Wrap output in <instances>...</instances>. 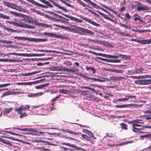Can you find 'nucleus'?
I'll return each instance as SVG.
<instances>
[{"mask_svg":"<svg viewBox=\"0 0 151 151\" xmlns=\"http://www.w3.org/2000/svg\"><path fill=\"white\" fill-rule=\"evenodd\" d=\"M10 13L16 16H19V17H22V15L18 13L15 12H14L13 11H10Z\"/></svg>","mask_w":151,"mask_h":151,"instance_id":"72a5a7b5","label":"nucleus"},{"mask_svg":"<svg viewBox=\"0 0 151 151\" xmlns=\"http://www.w3.org/2000/svg\"><path fill=\"white\" fill-rule=\"evenodd\" d=\"M53 25L56 26L58 27H60L62 29H69V27H65L63 26H60L59 25L55 24H54Z\"/></svg>","mask_w":151,"mask_h":151,"instance_id":"37998d69","label":"nucleus"},{"mask_svg":"<svg viewBox=\"0 0 151 151\" xmlns=\"http://www.w3.org/2000/svg\"><path fill=\"white\" fill-rule=\"evenodd\" d=\"M41 71H35L34 72H32L31 73H22V75L23 76H30L31 75H32L34 74H36L37 73H38L40 72Z\"/></svg>","mask_w":151,"mask_h":151,"instance_id":"412c9836","label":"nucleus"},{"mask_svg":"<svg viewBox=\"0 0 151 151\" xmlns=\"http://www.w3.org/2000/svg\"><path fill=\"white\" fill-rule=\"evenodd\" d=\"M77 2L80 5H82L83 6L85 7L86 6V4L82 1L81 0H76Z\"/></svg>","mask_w":151,"mask_h":151,"instance_id":"de8ad7c7","label":"nucleus"},{"mask_svg":"<svg viewBox=\"0 0 151 151\" xmlns=\"http://www.w3.org/2000/svg\"><path fill=\"white\" fill-rule=\"evenodd\" d=\"M82 131L83 132L88 134L90 136L92 135L93 133L90 131L86 129H83Z\"/></svg>","mask_w":151,"mask_h":151,"instance_id":"7c9ffc66","label":"nucleus"},{"mask_svg":"<svg viewBox=\"0 0 151 151\" xmlns=\"http://www.w3.org/2000/svg\"><path fill=\"white\" fill-rule=\"evenodd\" d=\"M121 128L122 129L127 130L128 129V125L127 124L124 123L120 124Z\"/></svg>","mask_w":151,"mask_h":151,"instance_id":"393cba45","label":"nucleus"},{"mask_svg":"<svg viewBox=\"0 0 151 151\" xmlns=\"http://www.w3.org/2000/svg\"><path fill=\"white\" fill-rule=\"evenodd\" d=\"M0 142L4 144L8 145L10 147L12 148L15 147V146L12 144L11 142L9 140H6L4 139L0 138Z\"/></svg>","mask_w":151,"mask_h":151,"instance_id":"9d476101","label":"nucleus"},{"mask_svg":"<svg viewBox=\"0 0 151 151\" xmlns=\"http://www.w3.org/2000/svg\"><path fill=\"white\" fill-rule=\"evenodd\" d=\"M149 136V134H146L145 135H142L140 136V137L142 139H143L144 138H147Z\"/></svg>","mask_w":151,"mask_h":151,"instance_id":"338daca9","label":"nucleus"},{"mask_svg":"<svg viewBox=\"0 0 151 151\" xmlns=\"http://www.w3.org/2000/svg\"><path fill=\"white\" fill-rule=\"evenodd\" d=\"M87 71L88 72V73L90 74H94L95 73L96 70L95 68H92L91 67L86 68Z\"/></svg>","mask_w":151,"mask_h":151,"instance_id":"aec40b11","label":"nucleus"},{"mask_svg":"<svg viewBox=\"0 0 151 151\" xmlns=\"http://www.w3.org/2000/svg\"><path fill=\"white\" fill-rule=\"evenodd\" d=\"M126 101H127V99L126 97H125V98H120L118 99H116L115 100V101H114V102L115 103H116L117 102H124Z\"/></svg>","mask_w":151,"mask_h":151,"instance_id":"cd10ccee","label":"nucleus"},{"mask_svg":"<svg viewBox=\"0 0 151 151\" xmlns=\"http://www.w3.org/2000/svg\"><path fill=\"white\" fill-rule=\"evenodd\" d=\"M6 22L8 23H9L13 25H14L15 26L20 27L28 28L29 29L34 28L33 26L30 25H28L20 21H17L14 22L9 21H7Z\"/></svg>","mask_w":151,"mask_h":151,"instance_id":"f257e3e1","label":"nucleus"},{"mask_svg":"<svg viewBox=\"0 0 151 151\" xmlns=\"http://www.w3.org/2000/svg\"><path fill=\"white\" fill-rule=\"evenodd\" d=\"M128 29L129 30H131L133 32H139L140 34L145 32H150V29L141 30L139 29H137V27H136L134 26L132 27L130 26H129V27Z\"/></svg>","mask_w":151,"mask_h":151,"instance_id":"39448f33","label":"nucleus"},{"mask_svg":"<svg viewBox=\"0 0 151 151\" xmlns=\"http://www.w3.org/2000/svg\"><path fill=\"white\" fill-rule=\"evenodd\" d=\"M12 109H13L12 108L4 109L3 111V113L4 114H8L12 111Z\"/></svg>","mask_w":151,"mask_h":151,"instance_id":"bb28decb","label":"nucleus"},{"mask_svg":"<svg viewBox=\"0 0 151 151\" xmlns=\"http://www.w3.org/2000/svg\"><path fill=\"white\" fill-rule=\"evenodd\" d=\"M82 19L85 21L86 22H88L89 23L93 25L94 26H96V27H99L100 25L99 24L96 23L94 22L91 21V19H88L86 17H81Z\"/></svg>","mask_w":151,"mask_h":151,"instance_id":"1a4fd4ad","label":"nucleus"},{"mask_svg":"<svg viewBox=\"0 0 151 151\" xmlns=\"http://www.w3.org/2000/svg\"><path fill=\"white\" fill-rule=\"evenodd\" d=\"M26 0L28 1V2L32 3V4H33L34 5L36 6H40V7H41L43 8H46V9L48 7V6H47L40 4L37 2L35 1H34L33 0Z\"/></svg>","mask_w":151,"mask_h":151,"instance_id":"0eeeda50","label":"nucleus"},{"mask_svg":"<svg viewBox=\"0 0 151 151\" xmlns=\"http://www.w3.org/2000/svg\"><path fill=\"white\" fill-rule=\"evenodd\" d=\"M126 97L127 99V101L129 99H135L136 98V96H126Z\"/></svg>","mask_w":151,"mask_h":151,"instance_id":"603ef678","label":"nucleus"},{"mask_svg":"<svg viewBox=\"0 0 151 151\" xmlns=\"http://www.w3.org/2000/svg\"><path fill=\"white\" fill-rule=\"evenodd\" d=\"M109 79L106 78L101 77L100 78H98V81L100 82H104L107 81Z\"/></svg>","mask_w":151,"mask_h":151,"instance_id":"f704fd0d","label":"nucleus"},{"mask_svg":"<svg viewBox=\"0 0 151 151\" xmlns=\"http://www.w3.org/2000/svg\"><path fill=\"white\" fill-rule=\"evenodd\" d=\"M77 29L82 32L90 34H93L94 33L92 31L88 29H85L80 27H77Z\"/></svg>","mask_w":151,"mask_h":151,"instance_id":"f3484780","label":"nucleus"},{"mask_svg":"<svg viewBox=\"0 0 151 151\" xmlns=\"http://www.w3.org/2000/svg\"><path fill=\"white\" fill-rule=\"evenodd\" d=\"M22 55L23 56L27 57H36V56H43L45 55L44 54H27L23 53L22 54Z\"/></svg>","mask_w":151,"mask_h":151,"instance_id":"f8f14e48","label":"nucleus"},{"mask_svg":"<svg viewBox=\"0 0 151 151\" xmlns=\"http://www.w3.org/2000/svg\"><path fill=\"white\" fill-rule=\"evenodd\" d=\"M135 69L136 73H140V72H142L143 70L142 68H140L138 69L137 68H135Z\"/></svg>","mask_w":151,"mask_h":151,"instance_id":"8fccbe9b","label":"nucleus"},{"mask_svg":"<svg viewBox=\"0 0 151 151\" xmlns=\"http://www.w3.org/2000/svg\"><path fill=\"white\" fill-rule=\"evenodd\" d=\"M120 57L126 60H129L130 58V57L129 56L126 55H123L122 54H120Z\"/></svg>","mask_w":151,"mask_h":151,"instance_id":"c85d7f7f","label":"nucleus"},{"mask_svg":"<svg viewBox=\"0 0 151 151\" xmlns=\"http://www.w3.org/2000/svg\"><path fill=\"white\" fill-rule=\"evenodd\" d=\"M10 85V83L0 84V88L5 87L7 86H9Z\"/></svg>","mask_w":151,"mask_h":151,"instance_id":"bf43d9fd","label":"nucleus"},{"mask_svg":"<svg viewBox=\"0 0 151 151\" xmlns=\"http://www.w3.org/2000/svg\"><path fill=\"white\" fill-rule=\"evenodd\" d=\"M25 16L27 18V19L26 20L27 22L32 24L35 23L36 24H37V21L35 19H33L32 17H30L27 16Z\"/></svg>","mask_w":151,"mask_h":151,"instance_id":"2eb2a0df","label":"nucleus"},{"mask_svg":"<svg viewBox=\"0 0 151 151\" xmlns=\"http://www.w3.org/2000/svg\"><path fill=\"white\" fill-rule=\"evenodd\" d=\"M37 38H29L28 37H26V40H29L30 41H33V42H37Z\"/></svg>","mask_w":151,"mask_h":151,"instance_id":"a18cd8bd","label":"nucleus"},{"mask_svg":"<svg viewBox=\"0 0 151 151\" xmlns=\"http://www.w3.org/2000/svg\"><path fill=\"white\" fill-rule=\"evenodd\" d=\"M142 85H147V79L142 80Z\"/></svg>","mask_w":151,"mask_h":151,"instance_id":"69168bd1","label":"nucleus"},{"mask_svg":"<svg viewBox=\"0 0 151 151\" xmlns=\"http://www.w3.org/2000/svg\"><path fill=\"white\" fill-rule=\"evenodd\" d=\"M133 127H132V131L134 132H139V131H140V130L141 129H140V128L139 127H136V128L137 129H135Z\"/></svg>","mask_w":151,"mask_h":151,"instance_id":"3c124183","label":"nucleus"},{"mask_svg":"<svg viewBox=\"0 0 151 151\" xmlns=\"http://www.w3.org/2000/svg\"><path fill=\"white\" fill-rule=\"evenodd\" d=\"M146 128H150L151 129V126H149L147 125H145L143 126L142 127L140 128V129L141 130H140V131H139V133H145L147 132L145 131V129Z\"/></svg>","mask_w":151,"mask_h":151,"instance_id":"6ab92c4d","label":"nucleus"},{"mask_svg":"<svg viewBox=\"0 0 151 151\" xmlns=\"http://www.w3.org/2000/svg\"><path fill=\"white\" fill-rule=\"evenodd\" d=\"M52 3L55 6L57 7L58 9L61 10L62 11L64 12H68V11L66 9L59 5L55 1H53L52 2Z\"/></svg>","mask_w":151,"mask_h":151,"instance_id":"9b49d317","label":"nucleus"},{"mask_svg":"<svg viewBox=\"0 0 151 151\" xmlns=\"http://www.w3.org/2000/svg\"><path fill=\"white\" fill-rule=\"evenodd\" d=\"M125 20H128L132 18V17L129 14L127 13L125 14Z\"/></svg>","mask_w":151,"mask_h":151,"instance_id":"e433bc0d","label":"nucleus"},{"mask_svg":"<svg viewBox=\"0 0 151 151\" xmlns=\"http://www.w3.org/2000/svg\"><path fill=\"white\" fill-rule=\"evenodd\" d=\"M37 42H45L47 41V40L42 38H37Z\"/></svg>","mask_w":151,"mask_h":151,"instance_id":"09e8293b","label":"nucleus"},{"mask_svg":"<svg viewBox=\"0 0 151 151\" xmlns=\"http://www.w3.org/2000/svg\"><path fill=\"white\" fill-rule=\"evenodd\" d=\"M61 2H62L63 3L65 4L67 6H68V7H70L71 8H73V6H71L70 4H68L67 3L66 1H68L69 2L68 0H60Z\"/></svg>","mask_w":151,"mask_h":151,"instance_id":"58836bf2","label":"nucleus"},{"mask_svg":"<svg viewBox=\"0 0 151 151\" xmlns=\"http://www.w3.org/2000/svg\"><path fill=\"white\" fill-rule=\"evenodd\" d=\"M63 67H51L49 68V69L51 70L66 71L69 72H76V70L74 69H68L65 68H63Z\"/></svg>","mask_w":151,"mask_h":151,"instance_id":"7ed1b4c3","label":"nucleus"},{"mask_svg":"<svg viewBox=\"0 0 151 151\" xmlns=\"http://www.w3.org/2000/svg\"><path fill=\"white\" fill-rule=\"evenodd\" d=\"M123 71V70L115 69L114 73H122Z\"/></svg>","mask_w":151,"mask_h":151,"instance_id":"0e129e2a","label":"nucleus"},{"mask_svg":"<svg viewBox=\"0 0 151 151\" xmlns=\"http://www.w3.org/2000/svg\"><path fill=\"white\" fill-rule=\"evenodd\" d=\"M71 20L74 21L75 22H77L80 23H82L83 22L82 20L77 18L74 17H73V18Z\"/></svg>","mask_w":151,"mask_h":151,"instance_id":"c9c22d12","label":"nucleus"},{"mask_svg":"<svg viewBox=\"0 0 151 151\" xmlns=\"http://www.w3.org/2000/svg\"><path fill=\"white\" fill-rule=\"evenodd\" d=\"M145 117V119L146 120L151 119V116H147L146 115H145L143 116Z\"/></svg>","mask_w":151,"mask_h":151,"instance_id":"774afa93","label":"nucleus"},{"mask_svg":"<svg viewBox=\"0 0 151 151\" xmlns=\"http://www.w3.org/2000/svg\"><path fill=\"white\" fill-rule=\"evenodd\" d=\"M0 18L5 19H9L10 18L9 17L4 15L0 13Z\"/></svg>","mask_w":151,"mask_h":151,"instance_id":"a19ab883","label":"nucleus"},{"mask_svg":"<svg viewBox=\"0 0 151 151\" xmlns=\"http://www.w3.org/2000/svg\"><path fill=\"white\" fill-rule=\"evenodd\" d=\"M3 3L5 6H7L8 7L17 9V6L16 4L7 2L5 1H4Z\"/></svg>","mask_w":151,"mask_h":151,"instance_id":"6e6552de","label":"nucleus"},{"mask_svg":"<svg viewBox=\"0 0 151 151\" xmlns=\"http://www.w3.org/2000/svg\"><path fill=\"white\" fill-rule=\"evenodd\" d=\"M14 129H17L22 131L34 132H37V129L33 128H24L21 129L20 128L14 127Z\"/></svg>","mask_w":151,"mask_h":151,"instance_id":"4468645a","label":"nucleus"},{"mask_svg":"<svg viewBox=\"0 0 151 151\" xmlns=\"http://www.w3.org/2000/svg\"><path fill=\"white\" fill-rule=\"evenodd\" d=\"M61 2H62L63 3L65 4L67 6H68V7H70L71 8H73V6H71L70 4H68L67 3L66 1H68L69 2L68 0H60Z\"/></svg>","mask_w":151,"mask_h":151,"instance_id":"ea45409f","label":"nucleus"},{"mask_svg":"<svg viewBox=\"0 0 151 151\" xmlns=\"http://www.w3.org/2000/svg\"><path fill=\"white\" fill-rule=\"evenodd\" d=\"M123 78L122 77L120 76L119 77H115L114 79L111 78V79L115 81H120L122 79H123Z\"/></svg>","mask_w":151,"mask_h":151,"instance_id":"5fc2aeb1","label":"nucleus"},{"mask_svg":"<svg viewBox=\"0 0 151 151\" xmlns=\"http://www.w3.org/2000/svg\"><path fill=\"white\" fill-rule=\"evenodd\" d=\"M14 38L15 39H17L18 40H26V37H17L16 36L14 37Z\"/></svg>","mask_w":151,"mask_h":151,"instance_id":"49530a36","label":"nucleus"},{"mask_svg":"<svg viewBox=\"0 0 151 151\" xmlns=\"http://www.w3.org/2000/svg\"><path fill=\"white\" fill-rule=\"evenodd\" d=\"M120 56V54H117L115 55H111V58H117Z\"/></svg>","mask_w":151,"mask_h":151,"instance_id":"052dcab7","label":"nucleus"},{"mask_svg":"<svg viewBox=\"0 0 151 151\" xmlns=\"http://www.w3.org/2000/svg\"><path fill=\"white\" fill-rule=\"evenodd\" d=\"M96 60L98 61L99 62L108 65H110L107 63H118L120 62V60H113L112 59H108L98 57H96Z\"/></svg>","mask_w":151,"mask_h":151,"instance_id":"f03ea898","label":"nucleus"},{"mask_svg":"<svg viewBox=\"0 0 151 151\" xmlns=\"http://www.w3.org/2000/svg\"><path fill=\"white\" fill-rule=\"evenodd\" d=\"M132 126L133 127H134V128H134L135 129L137 130V129H137L136 128V127H140L142 126L141 124H138L136 123H134L132 124Z\"/></svg>","mask_w":151,"mask_h":151,"instance_id":"c03bdc74","label":"nucleus"},{"mask_svg":"<svg viewBox=\"0 0 151 151\" xmlns=\"http://www.w3.org/2000/svg\"><path fill=\"white\" fill-rule=\"evenodd\" d=\"M61 96L60 95H59L58 96H56L55 98H53L51 100V102H54L55 101L57 100Z\"/></svg>","mask_w":151,"mask_h":151,"instance_id":"864d4df0","label":"nucleus"},{"mask_svg":"<svg viewBox=\"0 0 151 151\" xmlns=\"http://www.w3.org/2000/svg\"><path fill=\"white\" fill-rule=\"evenodd\" d=\"M150 9L149 8L146 6L143 5L142 6H138L137 8V10L138 11L143 10H148Z\"/></svg>","mask_w":151,"mask_h":151,"instance_id":"a211bd4d","label":"nucleus"},{"mask_svg":"<svg viewBox=\"0 0 151 151\" xmlns=\"http://www.w3.org/2000/svg\"><path fill=\"white\" fill-rule=\"evenodd\" d=\"M40 93H31L30 94L28 95L27 96L29 97H32V98H34L36 97L37 96H39Z\"/></svg>","mask_w":151,"mask_h":151,"instance_id":"473e14b6","label":"nucleus"},{"mask_svg":"<svg viewBox=\"0 0 151 151\" xmlns=\"http://www.w3.org/2000/svg\"><path fill=\"white\" fill-rule=\"evenodd\" d=\"M38 82V81H35L32 82H25L24 83V84L26 85H30L33 84H35Z\"/></svg>","mask_w":151,"mask_h":151,"instance_id":"79ce46f5","label":"nucleus"},{"mask_svg":"<svg viewBox=\"0 0 151 151\" xmlns=\"http://www.w3.org/2000/svg\"><path fill=\"white\" fill-rule=\"evenodd\" d=\"M61 145H67L68 146H69L70 147H73L76 150H81V147H77L76 145H74L73 144H70L69 143H65L64 142H62L61 143Z\"/></svg>","mask_w":151,"mask_h":151,"instance_id":"dca6fc26","label":"nucleus"},{"mask_svg":"<svg viewBox=\"0 0 151 151\" xmlns=\"http://www.w3.org/2000/svg\"><path fill=\"white\" fill-rule=\"evenodd\" d=\"M6 132L8 133H9L11 134H12L13 135H17V136H21L20 135H19L18 134L15 133L14 132H12L11 131H7Z\"/></svg>","mask_w":151,"mask_h":151,"instance_id":"6e6d98bb","label":"nucleus"},{"mask_svg":"<svg viewBox=\"0 0 151 151\" xmlns=\"http://www.w3.org/2000/svg\"><path fill=\"white\" fill-rule=\"evenodd\" d=\"M36 25H38L40 26H41L42 27H45L46 25V24L45 23H37V24Z\"/></svg>","mask_w":151,"mask_h":151,"instance_id":"680f3d73","label":"nucleus"},{"mask_svg":"<svg viewBox=\"0 0 151 151\" xmlns=\"http://www.w3.org/2000/svg\"><path fill=\"white\" fill-rule=\"evenodd\" d=\"M134 21L136 22L137 20H139L141 22L142 24L145 23V22L142 20V18L141 17L138 16L137 17H135L134 18Z\"/></svg>","mask_w":151,"mask_h":151,"instance_id":"a878e982","label":"nucleus"},{"mask_svg":"<svg viewBox=\"0 0 151 151\" xmlns=\"http://www.w3.org/2000/svg\"><path fill=\"white\" fill-rule=\"evenodd\" d=\"M134 141H126L125 142H123L122 143V146L127 144L129 143H132Z\"/></svg>","mask_w":151,"mask_h":151,"instance_id":"13d9d810","label":"nucleus"},{"mask_svg":"<svg viewBox=\"0 0 151 151\" xmlns=\"http://www.w3.org/2000/svg\"><path fill=\"white\" fill-rule=\"evenodd\" d=\"M87 40L89 42H92L93 43H100V41H99L97 39H95V40H92L90 39H88Z\"/></svg>","mask_w":151,"mask_h":151,"instance_id":"b1692460","label":"nucleus"},{"mask_svg":"<svg viewBox=\"0 0 151 151\" xmlns=\"http://www.w3.org/2000/svg\"><path fill=\"white\" fill-rule=\"evenodd\" d=\"M119 25L120 26L122 27H124L125 28H126L128 29V27H129V25H126L125 24H123L122 23H119Z\"/></svg>","mask_w":151,"mask_h":151,"instance_id":"e2e57ef3","label":"nucleus"},{"mask_svg":"<svg viewBox=\"0 0 151 151\" xmlns=\"http://www.w3.org/2000/svg\"><path fill=\"white\" fill-rule=\"evenodd\" d=\"M128 106H135V107H138L139 105L137 104H124L122 105H116L115 106L116 108H124L126 107H128Z\"/></svg>","mask_w":151,"mask_h":151,"instance_id":"ddd939ff","label":"nucleus"},{"mask_svg":"<svg viewBox=\"0 0 151 151\" xmlns=\"http://www.w3.org/2000/svg\"><path fill=\"white\" fill-rule=\"evenodd\" d=\"M66 132L68 133L71 134H73L74 135H81V134L80 132H74L72 131H69L68 130H67L65 132Z\"/></svg>","mask_w":151,"mask_h":151,"instance_id":"c756f323","label":"nucleus"},{"mask_svg":"<svg viewBox=\"0 0 151 151\" xmlns=\"http://www.w3.org/2000/svg\"><path fill=\"white\" fill-rule=\"evenodd\" d=\"M130 40L132 41H134L137 42L141 44H146L151 43V39L139 40L136 39H131Z\"/></svg>","mask_w":151,"mask_h":151,"instance_id":"423d86ee","label":"nucleus"},{"mask_svg":"<svg viewBox=\"0 0 151 151\" xmlns=\"http://www.w3.org/2000/svg\"><path fill=\"white\" fill-rule=\"evenodd\" d=\"M81 137L87 141H90L91 140V138L87 135L85 134H82L81 135Z\"/></svg>","mask_w":151,"mask_h":151,"instance_id":"2f4dec72","label":"nucleus"},{"mask_svg":"<svg viewBox=\"0 0 151 151\" xmlns=\"http://www.w3.org/2000/svg\"><path fill=\"white\" fill-rule=\"evenodd\" d=\"M69 19H68L66 18L65 17L63 18V20L61 21L62 22H63L64 24L68 23V22H66L68 21Z\"/></svg>","mask_w":151,"mask_h":151,"instance_id":"4d7b16f0","label":"nucleus"},{"mask_svg":"<svg viewBox=\"0 0 151 151\" xmlns=\"http://www.w3.org/2000/svg\"><path fill=\"white\" fill-rule=\"evenodd\" d=\"M43 34L45 35L53 37H57V35L52 33L44 32L43 33Z\"/></svg>","mask_w":151,"mask_h":151,"instance_id":"4be33fe9","label":"nucleus"},{"mask_svg":"<svg viewBox=\"0 0 151 151\" xmlns=\"http://www.w3.org/2000/svg\"><path fill=\"white\" fill-rule=\"evenodd\" d=\"M26 109V108L22 105H21L19 107L15 109L16 111L18 112V114H20V118L21 119H22L23 117H26L27 116L26 113H22L23 110L25 111Z\"/></svg>","mask_w":151,"mask_h":151,"instance_id":"20e7f679","label":"nucleus"},{"mask_svg":"<svg viewBox=\"0 0 151 151\" xmlns=\"http://www.w3.org/2000/svg\"><path fill=\"white\" fill-rule=\"evenodd\" d=\"M49 83H44L40 85L35 87V88L37 89H41L43 87L48 86L49 85Z\"/></svg>","mask_w":151,"mask_h":151,"instance_id":"5701e85b","label":"nucleus"},{"mask_svg":"<svg viewBox=\"0 0 151 151\" xmlns=\"http://www.w3.org/2000/svg\"><path fill=\"white\" fill-rule=\"evenodd\" d=\"M86 2H89L92 5V6H93L95 8H97V6L95 3L92 2L90 0H83Z\"/></svg>","mask_w":151,"mask_h":151,"instance_id":"4c0bfd02","label":"nucleus"}]
</instances>
